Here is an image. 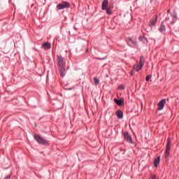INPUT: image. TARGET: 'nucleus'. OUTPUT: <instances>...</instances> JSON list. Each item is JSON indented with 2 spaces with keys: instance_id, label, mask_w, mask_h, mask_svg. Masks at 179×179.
I'll return each instance as SVG.
<instances>
[{
  "instance_id": "412c9836",
  "label": "nucleus",
  "mask_w": 179,
  "mask_h": 179,
  "mask_svg": "<svg viewBox=\"0 0 179 179\" xmlns=\"http://www.w3.org/2000/svg\"><path fill=\"white\" fill-rule=\"evenodd\" d=\"M118 89L120 90H124V85H119Z\"/></svg>"
},
{
  "instance_id": "9d476101",
  "label": "nucleus",
  "mask_w": 179,
  "mask_h": 179,
  "mask_svg": "<svg viewBox=\"0 0 179 179\" xmlns=\"http://www.w3.org/2000/svg\"><path fill=\"white\" fill-rule=\"evenodd\" d=\"M108 0H103L101 5L102 10H106V9L108 8Z\"/></svg>"
},
{
  "instance_id": "4be33fe9",
  "label": "nucleus",
  "mask_w": 179,
  "mask_h": 179,
  "mask_svg": "<svg viewBox=\"0 0 179 179\" xmlns=\"http://www.w3.org/2000/svg\"><path fill=\"white\" fill-rule=\"evenodd\" d=\"M134 71H136V70H134V69H133L132 71H131V76H134V75H135Z\"/></svg>"
},
{
  "instance_id": "aec40b11",
  "label": "nucleus",
  "mask_w": 179,
  "mask_h": 179,
  "mask_svg": "<svg viewBox=\"0 0 179 179\" xmlns=\"http://www.w3.org/2000/svg\"><path fill=\"white\" fill-rule=\"evenodd\" d=\"M151 178H152V179H158L159 178H158L157 176H156V175H152V176H151Z\"/></svg>"
},
{
  "instance_id": "f03ea898",
  "label": "nucleus",
  "mask_w": 179,
  "mask_h": 179,
  "mask_svg": "<svg viewBox=\"0 0 179 179\" xmlns=\"http://www.w3.org/2000/svg\"><path fill=\"white\" fill-rule=\"evenodd\" d=\"M143 65H145V58L143 57H140L139 64H134L133 66V70L136 72H139L142 68H143Z\"/></svg>"
},
{
  "instance_id": "6e6552de",
  "label": "nucleus",
  "mask_w": 179,
  "mask_h": 179,
  "mask_svg": "<svg viewBox=\"0 0 179 179\" xmlns=\"http://www.w3.org/2000/svg\"><path fill=\"white\" fill-rule=\"evenodd\" d=\"M157 22V16L155 17L154 18H152V20L150 21L148 26H150V27H155V26H156Z\"/></svg>"
},
{
  "instance_id": "1a4fd4ad",
  "label": "nucleus",
  "mask_w": 179,
  "mask_h": 179,
  "mask_svg": "<svg viewBox=\"0 0 179 179\" xmlns=\"http://www.w3.org/2000/svg\"><path fill=\"white\" fill-rule=\"evenodd\" d=\"M166 104V99H162L158 103V110H162L164 108V105Z\"/></svg>"
},
{
  "instance_id": "0eeeda50",
  "label": "nucleus",
  "mask_w": 179,
  "mask_h": 179,
  "mask_svg": "<svg viewBox=\"0 0 179 179\" xmlns=\"http://www.w3.org/2000/svg\"><path fill=\"white\" fill-rule=\"evenodd\" d=\"M124 141H127L129 143H132V137L129 135V132L123 133Z\"/></svg>"
},
{
  "instance_id": "4468645a",
  "label": "nucleus",
  "mask_w": 179,
  "mask_h": 179,
  "mask_svg": "<svg viewBox=\"0 0 179 179\" xmlns=\"http://www.w3.org/2000/svg\"><path fill=\"white\" fill-rule=\"evenodd\" d=\"M159 30L161 33H165L166 32V27L164 26V24L162 22L160 27L159 28Z\"/></svg>"
},
{
  "instance_id": "ddd939ff",
  "label": "nucleus",
  "mask_w": 179,
  "mask_h": 179,
  "mask_svg": "<svg viewBox=\"0 0 179 179\" xmlns=\"http://www.w3.org/2000/svg\"><path fill=\"white\" fill-rule=\"evenodd\" d=\"M114 101H115V103H116V104L117 106H122L124 104V99H115Z\"/></svg>"
},
{
  "instance_id": "423d86ee",
  "label": "nucleus",
  "mask_w": 179,
  "mask_h": 179,
  "mask_svg": "<svg viewBox=\"0 0 179 179\" xmlns=\"http://www.w3.org/2000/svg\"><path fill=\"white\" fill-rule=\"evenodd\" d=\"M69 3H68L67 1H64L57 6V9L58 10H61L62 9H65V8H69Z\"/></svg>"
},
{
  "instance_id": "6ab92c4d",
  "label": "nucleus",
  "mask_w": 179,
  "mask_h": 179,
  "mask_svg": "<svg viewBox=\"0 0 179 179\" xmlns=\"http://www.w3.org/2000/svg\"><path fill=\"white\" fill-rule=\"evenodd\" d=\"M150 78H152V76H150V75L147 76L145 78L146 82H149Z\"/></svg>"
},
{
  "instance_id": "5701e85b",
  "label": "nucleus",
  "mask_w": 179,
  "mask_h": 179,
  "mask_svg": "<svg viewBox=\"0 0 179 179\" xmlns=\"http://www.w3.org/2000/svg\"><path fill=\"white\" fill-rule=\"evenodd\" d=\"M5 179H10V175H8Z\"/></svg>"
},
{
  "instance_id": "39448f33",
  "label": "nucleus",
  "mask_w": 179,
  "mask_h": 179,
  "mask_svg": "<svg viewBox=\"0 0 179 179\" xmlns=\"http://www.w3.org/2000/svg\"><path fill=\"white\" fill-rule=\"evenodd\" d=\"M128 45L130 47H133L135 48V47L138 46V43L136 42V38H128Z\"/></svg>"
},
{
  "instance_id": "f3484780",
  "label": "nucleus",
  "mask_w": 179,
  "mask_h": 179,
  "mask_svg": "<svg viewBox=\"0 0 179 179\" xmlns=\"http://www.w3.org/2000/svg\"><path fill=\"white\" fill-rule=\"evenodd\" d=\"M113 8L108 7V8L106 9L107 15H112L113 12H111V10Z\"/></svg>"
},
{
  "instance_id": "7ed1b4c3",
  "label": "nucleus",
  "mask_w": 179,
  "mask_h": 179,
  "mask_svg": "<svg viewBox=\"0 0 179 179\" xmlns=\"http://www.w3.org/2000/svg\"><path fill=\"white\" fill-rule=\"evenodd\" d=\"M34 139L39 143L40 145H49L48 141L43 138V137L38 136V135H35L34 136Z\"/></svg>"
},
{
  "instance_id": "f257e3e1",
  "label": "nucleus",
  "mask_w": 179,
  "mask_h": 179,
  "mask_svg": "<svg viewBox=\"0 0 179 179\" xmlns=\"http://www.w3.org/2000/svg\"><path fill=\"white\" fill-rule=\"evenodd\" d=\"M57 60V64H58V66H59V73H60L62 78H64V76H65V73H66L65 59H64V57H62V56L58 55Z\"/></svg>"
},
{
  "instance_id": "20e7f679",
  "label": "nucleus",
  "mask_w": 179,
  "mask_h": 179,
  "mask_svg": "<svg viewBox=\"0 0 179 179\" xmlns=\"http://www.w3.org/2000/svg\"><path fill=\"white\" fill-rule=\"evenodd\" d=\"M171 143V141H170V138H168L167 140V144L165 150V159L166 160H169V157L170 156V145Z\"/></svg>"
},
{
  "instance_id": "a211bd4d",
  "label": "nucleus",
  "mask_w": 179,
  "mask_h": 179,
  "mask_svg": "<svg viewBox=\"0 0 179 179\" xmlns=\"http://www.w3.org/2000/svg\"><path fill=\"white\" fill-rule=\"evenodd\" d=\"M94 82L95 85H99V83H100V81L97 79L96 77L94 78Z\"/></svg>"
},
{
  "instance_id": "f8f14e48",
  "label": "nucleus",
  "mask_w": 179,
  "mask_h": 179,
  "mask_svg": "<svg viewBox=\"0 0 179 179\" xmlns=\"http://www.w3.org/2000/svg\"><path fill=\"white\" fill-rule=\"evenodd\" d=\"M42 45L44 50H50L51 48V43H44Z\"/></svg>"
},
{
  "instance_id": "9b49d317",
  "label": "nucleus",
  "mask_w": 179,
  "mask_h": 179,
  "mask_svg": "<svg viewBox=\"0 0 179 179\" xmlns=\"http://www.w3.org/2000/svg\"><path fill=\"white\" fill-rule=\"evenodd\" d=\"M116 115L119 120H122L124 117V113L121 111V110H118L116 111Z\"/></svg>"
},
{
  "instance_id": "2eb2a0df",
  "label": "nucleus",
  "mask_w": 179,
  "mask_h": 179,
  "mask_svg": "<svg viewBox=\"0 0 179 179\" xmlns=\"http://www.w3.org/2000/svg\"><path fill=\"white\" fill-rule=\"evenodd\" d=\"M138 40L140 41H142V43H144V44H146V43H148V39L142 36H139Z\"/></svg>"
},
{
  "instance_id": "dca6fc26",
  "label": "nucleus",
  "mask_w": 179,
  "mask_h": 179,
  "mask_svg": "<svg viewBox=\"0 0 179 179\" xmlns=\"http://www.w3.org/2000/svg\"><path fill=\"white\" fill-rule=\"evenodd\" d=\"M159 163H160V157H158L157 159L154 161V165L155 167H157L159 166Z\"/></svg>"
}]
</instances>
